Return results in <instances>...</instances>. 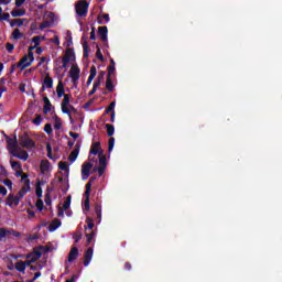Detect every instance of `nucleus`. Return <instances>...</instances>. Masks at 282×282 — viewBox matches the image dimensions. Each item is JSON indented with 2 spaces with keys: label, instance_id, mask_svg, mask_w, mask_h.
I'll return each instance as SVG.
<instances>
[{
  "label": "nucleus",
  "instance_id": "nucleus-1",
  "mask_svg": "<svg viewBox=\"0 0 282 282\" xmlns=\"http://www.w3.org/2000/svg\"><path fill=\"white\" fill-rule=\"evenodd\" d=\"M34 63V53L29 52L28 55H24L18 63L17 67L20 69V72H23V69H28Z\"/></svg>",
  "mask_w": 282,
  "mask_h": 282
},
{
  "label": "nucleus",
  "instance_id": "nucleus-2",
  "mask_svg": "<svg viewBox=\"0 0 282 282\" xmlns=\"http://www.w3.org/2000/svg\"><path fill=\"white\" fill-rule=\"evenodd\" d=\"M56 94H57V98H63L64 99L62 101V107H68L69 105V98L72 95H67L65 94V84H63V80H59L56 87Z\"/></svg>",
  "mask_w": 282,
  "mask_h": 282
},
{
  "label": "nucleus",
  "instance_id": "nucleus-3",
  "mask_svg": "<svg viewBox=\"0 0 282 282\" xmlns=\"http://www.w3.org/2000/svg\"><path fill=\"white\" fill-rule=\"evenodd\" d=\"M75 11L77 17H87L89 12V2L87 0H79L75 3Z\"/></svg>",
  "mask_w": 282,
  "mask_h": 282
},
{
  "label": "nucleus",
  "instance_id": "nucleus-4",
  "mask_svg": "<svg viewBox=\"0 0 282 282\" xmlns=\"http://www.w3.org/2000/svg\"><path fill=\"white\" fill-rule=\"evenodd\" d=\"M74 61H76V53L74 52V48H66V52L62 57V69H67V65Z\"/></svg>",
  "mask_w": 282,
  "mask_h": 282
},
{
  "label": "nucleus",
  "instance_id": "nucleus-5",
  "mask_svg": "<svg viewBox=\"0 0 282 282\" xmlns=\"http://www.w3.org/2000/svg\"><path fill=\"white\" fill-rule=\"evenodd\" d=\"M19 144L22 147V149H35L36 148V142L32 140L28 133L19 135Z\"/></svg>",
  "mask_w": 282,
  "mask_h": 282
},
{
  "label": "nucleus",
  "instance_id": "nucleus-6",
  "mask_svg": "<svg viewBox=\"0 0 282 282\" xmlns=\"http://www.w3.org/2000/svg\"><path fill=\"white\" fill-rule=\"evenodd\" d=\"M69 77L72 78V83L74 87H76L79 78H80V68L78 67V64H73L69 70Z\"/></svg>",
  "mask_w": 282,
  "mask_h": 282
},
{
  "label": "nucleus",
  "instance_id": "nucleus-7",
  "mask_svg": "<svg viewBox=\"0 0 282 282\" xmlns=\"http://www.w3.org/2000/svg\"><path fill=\"white\" fill-rule=\"evenodd\" d=\"M91 169H94V163L85 162L82 165V180H88L91 175Z\"/></svg>",
  "mask_w": 282,
  "mask_h": 282
},
{
  "label": "nucleus",
  "instance_id": "nucleus-8",
  "mask_svg": "<svg viewBox=\"0 0 282 282\" xmlns=\"http://www.w3.org/2000/svg\"><path fill=\"white\" fill-rule=\"evenodd\" d=\"M21 203V199L19 196H15L14 194H9L7 197V206H10V208H17L19 204Z\"/></svg>",
  "mask_w": 282,
  "mask_h": 282
},
{
  "label": "nucleus",
  "instance_id": "nucleus-9",
  "mask_svg": "<svg viewBox=\"0 0 282 282\" xmlns=\"http://www.w3.org/2000/svg\"><path fill=\"white\" fill-rule=\"evenodd\" d=\"M7 147L9 149V152L17 151L19 149V140L17 139V137H7Z\"/></svg>",
  "mask_w": 282,
  "mask_h": 282
},
{
  "label": "nucleus",
  "instance_id": "nucleus-10",
  "mask_svg": "<svg viewBox=\"0 0 282 282\" xmlns=\"http://www.w3.org/2000/svg\"><path fill=\"white\" fill-rule=\"evenodd\" d=\"M30 181H25V185L22 186V188L18 192L15 196L20 199H23V197H25V194L30 193Z\"/></svg>",
  "mask_w": 282,
  "mask_h": 282
},
{
  "label": "nucleus",
  "instance_id": "nucleus-11",
  "mask_svg": "<svg viewBox=\"0 0 282 282\" xmlns=\"http://www.w3.org/2000/svg\"><path fill=\"white\" fill-rule=\"evenodd\" d=\"M94 257V248H88L84 254V265L87 268L91 263V258Z\"/></svg>",
  "mask_w": 282,
  "mask_h": 282
},
{
  "label": "nucleus",
  "instance_id": "nucleus-12",
  "mask_svg": "<svg viewBox=\"0 0 282 282\" xmlns=\"http://www.w3.org/2000/svg\"><path fill=\"white\" fill-rule=\"evenodd\" d=\"M52 87H54V79L50 75H46L42 84V91H45V88L52 89Z\"/></svg>",
  "mask_w": 282,
  "mask_h": 282
},
{
  "label": "nucleus",
  "instance_id": "nucleus-13",
  "mask_svg": "<svg viewBox=\"0 0 282 282\" xmlns=\"http://www.w3.org/2000/svg\"><path fill=\"white\" fill-rule=\"evenodd\" d=\"M51 167H52V163H50L47 160L41 161V163H40L41 173H43V174L48 173Z\"/></svg>",
  "mask_w": 282,
  "mask_h": 282
},
{
  "label": "nucleus",
  "instance_id": "nucleus-14",
  "mask_svg": "<svg viewBox=\"0 0 282 282\" xmlns=\"http://www.w3.org/2000/svg\"><path fill=\"white\" fill-rule=\"evenodd\" d=\"M109 33V29H107V26H99L98 28V34L100 36V40L104 43H107V34Z\"/></svg>",
  "mask_w": 282,
  "mask_h": 282
},
{
  "label": "nucleus",
  "instance_id": "nucleus-15",
  "mask_svg": "<svg viewBox=\"0 0 282 282\" xmlns=\"http://www.w3.org/2000/svg\"><path fill=\"white\" fill-rule=\"evenodd\" d=\"M11 155L13 158H18L19 160H23L24 162L30 158V154H28V151L22 150L21 154H19L17 151H10Z\"/></svg>",
  "mask_w": 282,
  "mask_h": 282
},
{
  "label": "nucleus",
  "instance_id": "nucleus-16",
  "mask_svg": "<svg viewBox=\"0 0 282 282\" xmlns=\"http://www.w3.org/2000/svg\"><path fill=\"white\" fill-rule=\"evenodd\" d=\"M43 184H45V182L39 180V181L36 182V185H35V195H36V197H37L39 199H41V197H43V188H42Z\"/></svg>",
  "mask_w": 282,
  "mask_h": 282
},
{
  "label": "nucleus",
  "instance_id": "nucleus-17",
  "mask_svg": "<svg viewBox=\"0 0 282 282\" xmlns=\"http://www.w3.org/2000/svg\"><path fill=\"white\" fill-rule=\"evenodd\" d=\"M75 259H78V247H73L68 253L69 263H74Z\"/></svg>",
  "mask_w": 282,
  "mask_h": 282
},
{
  "label": "nucleus",
  "instance_id": "nucleus-18",
  "mask_svg": "<svg viewBox=\"0 0 282 282\" xmlns=\"http://www.w3.org/2000/svg\"><path fill=\"white\" fill-rule=\"evenodd\" d=\"M44 108L43 113L47 115L50 111H52V101H50V98L43 97Z\"/></svg>",
  "mask_w": 282,
  "mask_h": 282
},
{
  "label": "nucleus",
  "instance_id": "nucleus-19",
  "mask_svg": "<svg viewBox=\"0 0 282 282\" xmlns=\"http://www.w3.org/2000/svg\"><path fill=\"white\" fill-rule=\"evenodd\" d=\"M100 151H102L100 148V142H95L93 143L89 153L90 155H98V153L100 154Z\"/></svg>",
  "mask_w": 282,
  "mask_h": 282
},
{
  "label": "nucleus",
  "instance_id": "nucleus-20",
  "mask_svg": "<svg viewBox=\"0 0 282 282\" xmlns=\"http://www.w3.org/2000/svg\"><path fill=\"white\" fill-rule=\"evenodd\" d=\"M95 213L97 215L98 224H100L102 221V205L96 203Z\"/></svg>",
  "mask_w": 282,
  "mask_h": 282
},
{
  "label": "nucleus",
  "instance_id": "nucleus-21",
  "mask_svg": "<svg viewBox=\"0 0 282 282\" xmlns=\"http://www.w3.org/2000/svg\"><path fill=\"white\" fill-rule=\"evenodd\" d=\"M57 228H61V219L55 218L48 226L50 232H54Z\"/></svg>",
  "mask_w": 282,
  "mask_h": 282
},
{
  "label": "nucleus",
  "instance_id": "nucleus-22",
  "mask_svg": "<svg viewBox=\"0 0 282 282\" xmlns=\"http://www.w3.org/2000/svg\"><path fill=\"white\" fill-rule=\"evenodd\" d=\"M52 191H54V189H52L50 187L46 189V194H45V198H44L46 206H52Z\"/></svg>",
  "mask_w": 282,
  "mask_h": 282
},
{
  "label": "nucleus",
  "instance_id": "nucleus-23",
  "mask_svg": "<svg viewBox=\"0 0 282 282\" xmlns=\"http://www.w3.org/2000/svg\"><path fill=\"white\" fill-rule=\"evenodd\" d=\"M97 19H98L99 25H105V23H109V14L108 13L100 14Z\"/></svg>",
  "mask_w": 282,
  "mask_h": 282
},
{
  "label": "nucleus",
  "instance_id": "nucleus-24",
  "mask_svg": "<svg viewBox=\"0 0 282 282\" xmlns=\"http://www.w3.org/2000/svg\"><path fill=\"white\" fill-rule=\"evenodd\" d=\"M10 230L7 228H0V243H3L8 239Z\"/></svg>",
  "mask_w": 282,
  "mask_h": 282
},
{
  "label": "nucleus",
  "instance_id": "nucleus-25",
  "mask_svg": "<svg viewBox=\"0 0 282 282\" xmlns=\"http://www.w3.org/2000/svg\"><path fill=\"white\" fill-rule=\"evenodd\" d=\"M11 17H14V18L25 17V9H13L11 11Z\"/></svg>",
  "mask_w": 282,
  "mask_h": 282
},
{
  "label": "nucleus",
  "instance_id": "nucleus-26",
  "mask_svg": "<svg viewBox=\"0 0 282 282\" xmlns=\"http://www.w3.org/2000/svg\"><path fill=\"white\" fill-rule=\"evenodd\" d=\"M24 21H28V19H13L10 21V25L11 28H14V25H18V28H21Z\"/></svg>",
  "mask_w": 282,
  "mask_h": 282
},
{
  "label": "nucleus",
  "instance_id": "nucleus-27",
  "mask_svg": "<svg viewBox=\"0 0 282 282\" xmlns=\"http://www.w3.org/2000/svg\"><path fill=\"white\" fill-rule=\"evenodd\" d=\"M32 254H34L35 257H37L39 259H41V257H43V251H42L41 249H39V246H37V247H35V248L33 249V253H29V254L26 256V259H30V257H32Z\"/></svg>",
  "mask_w": 282,
  "mask_h": 282
},
{
  "label": "nucleus",
  "instance_id": "nucleus-28",
  "mask_svg": "<svg viewBox=\"0 0 282 282\" xmlns=\"http://www.w3.org/2000/svg\"><path fill=\"white\" fill-rule=\"evenodd\" d=\"M104 151L100 150L99 152V166L107 169V156L102 155Z\"/></svg>",
  "mask_w": 282,
  "mask_h": 282
},
{
  "label": "nucleus",
  "instance_id": "nucleus-29",
  "mask_svg": "<svg viewBox=\"0 0 282 282\" xmlns=\"http://www.w3.org/2000/svg\"><path fill=\"white\" fill-rule=\"evenodd\" d=\"M106 129H107V135H108L109 138H112V137H113V133H116V128L113 127V124L107 123V124H106Z\"/></svg>",
  "mask_w": 282,
  "mask_h": 282
},
{
  "label": "nucleus",
  "instance_id": "nucleus-30",
  "mask_svg": "<svg viewBox=\"0 0 282 282\" xmlns=\"http://www.w3.org/2000/svg\"><path fill=\"white\" fill-rule=\"evenodd\" d=\"M15 270L18 272H22L23 274L25 273V263L23 261H19L15 263Z\"/></svg>",
  "mask_w": 282,
  "mask_h": 282
},
{
  "label": "nucleus",
  "instance_id": "nucleus-31",
  "mask_svg": "<svg viewBox=\"0 0 282 282\" xmlns=\"http://www.w3.org/2000/svg\"><path fill=\"white\" fill-rule=\"evenodd\" d=\"M54 119H55L54 129H56V131H59V129H63V121L56 115H55Z\"/></svg>",
  "mask_w": 282,
  "mask_h": 282
},
{
  "label": "nucleus",
  "instance_id": "nucleus-32",
  "mask_svg": "<svg viewBox=\"0 0 282 282\" xmlns=\"http://www.w3.org/2000/svg\"><path fill=\"white\" fill-rule=\"evenodd\" d=\"M116 109V101L110 102V105L106 108L104 116H107V113H113V110Z\"/></svg>",
  "mask_w": 282,
  "mask_h": 282
},
{
  "label": "nucleus",
  "instance_id": "nucleus-33",
  "mask_svg": "<svg viewBox=\"0 0 282 282\" xmlns=\"http://www.w3.org/2000/svg\"><path fill=\"white\" fill-rule=\"evenodd\" d=\"M12 37L15 41H19V39H23V33H21V30L14 29L13 32H12Z\"/></svg>",
  "mask_w": 282,
  "mask_h": 282
},
{
  "label": "nucleus",
  "instance_id": "nucleus-34",
  "mask_svg": "<svg viewBox=\"0 0 282 282\" xmlns=\"http://www.w3.org/2000/svg\"><path fill=\"white\" fill-rule=\"evenodd\" d=\"M106 89L110 93H112L115 89L113 82H111V77H107Z\"/></svg>",
  "mask_w": 282,
  "mask_h": 282
},
{
  "label": "nucleus",
  "instance_id": "nucleus-35",
  "mask_svg": "<svg viewBox=\"0 0 282 282\" xmlns=\"http://www.w3.org/2000/svg\"><path fill=\"white\" fill-rule=\"evenodd\" d=\"M80 152H78V150H73L68 156V160L73 163L76 162V160L78 159V154Z\"/></svg>",
  "mask_w": 282,
  "mask_h": 282
},
{
  "label": "nucleus",
  "instance_id": "nucleus-36",
  "mask_svg": "<svg viewBox=\"0 0 282 282\" xmlns=\"http://www.w3.org/2000/svg\"><path fill=\"white\" fill-rule=\"evenodd\" d=\"M83 50H84V58H89V44L87 43V41H84Z\"/></svg>",
  "mask_w": 282,
  "mask_h": 282
},
{
  "label": "nucleus",
  "instance_id": "nucleus-37",
  "mask_svg": "<svg viewBox=\"0 0 282 282\" xmlns=\"http://www.w3.org/2000/svg\"><path fill=\"white\" fill-rule=\"evenodd\" d=\"M86 224H87V226H84L85 230H87V228H88V230H94V219L93 218L87 217Z\"/></svg>",
  "mask_w": 282,
  "mask_h": 282
},
{
  "label": "nucleus",
  "instance_id": "nucleus-38",
  "mask_svg": "<svg viewBox=\"0 0 282 282\" xmlns=\"http://www.w3.org/2000/svg\"><path fill=\"white\" fill-rule=\"evenodd\" d=\"M41 41H45V36H34L32 39V43H34L35 47H39L41 45Z\"/></svg>",
  "mask_w": 282,
  "mask_h": 282
},
{
  "label": "nucleus",
  "instance_id": "nucleus-39",
  "mask_svg": "<svg viewBox=\"0 0 282 282\" xmlns=\"http://www.w3.org/2000/svg\"><path fill=\"white\" fill-rule=\"evenodd\" d=\"M94 237H96V232L91 231L90 234H86V246H90L91 241H94Z\"/></svg>",
  "mask_w": 282,
  "mask_h": 282
},
{
  "label": "nucleus",
  "instance_id": "nucleus-40",
  "mask_svg": "<svg viewBox=\"0 0 282 282\" xmlns=\"http://www.w3.org/2000/svg\"><path fill=\"white\" fill-rule=\"evenodd\" d=\"M58 169H59L61 171L69 172V164H68L67 162L61 161V162L58 163Z\"/></svg>",
  "mask_w": 282,
  "mask_h": 282
},
{
  "label": "nucleus",
  "instance_id": "nucleus-41",
  "mask_svg": "<svg viewBox=\"0 0 282 282\" xmlns=\"http://www.w3.org/2000/svg\"><path fill=\"white\" fill-rule=\"evenodd\" d=\"M69 206H72V196H67L64 204H63V209L67 210L69 209Z\"/></svg>",
  "mask_w": 282,
  "mask_h": 282
},
{
  "label": "nucleus",
  "instance_id": "nucleus-42",
  "mask_svg": "<svg viewBox=\"0 0 282 282\" xmlns=\"http://www.w3.org/2000/svg\"><path fill=\"white\" fill-rule=\"evenodd\" d=\"M115 144H116V139L113 137H111L108 141V151H109V153H111L113 151Z\"/></svg>",
  "mask_w": 282,
  "mask_h": 282
},
{
  "label": "nucleus",
  "instance_id": "nucleus-43",
  "mask_svg": "<svg viewBox=\"0 0 282 282\" xmlns=\"http://www.w3.org/2000/svg\"><path fill=\"white\" fill-rule=\"evenodd\" d=\"M44 131L47 133V135H52V133H54V130H52V123H46L44 126Z\"/></svg>",
  "mask_w": 282,
  "mask_h": 282
},
{
  "label": "nucleus",
  "instance_id": "nucleus-44",
  "mask_svg": "<svg viewBox=\"0 0 282 282\" xmlns=\"http://www.w3.org/2000/svg\"><path fill=\"white\" fill-rule=\"evenodd\" d=\"M33 124H36L39 127V124H41V122H43V117L41 115H36L35 118L32 120Z\"/></svg>",
  "mask_w": 282,
  "mask_h": 282
},
{
  "label": "nucleus",
  "instance_id": "nucleus-45",
  "mask_svg": "<svg viewBox=\"0 0 282 282\" xmlns=\"http://www.w3.org/2000/svg\"><path fill=\"white\" fill-rule=\"evenodd\" d=\"M105 70L99 72V75L97 77V80L95 83H99V86L102 84V80H105Z\"/></svg>",
  "mask_w": 282,
  "mask_h": 282
},
{
  "label": "nucleus",
  "instance_id": "nucleus-46",
  "mask_svg": "<svg viewBox=\"0 0 282 282\" xmlns=\"http://www.w3.org/2000/svg\"><path fill=\"white\" fill-rule=\"evenodd\" d=\"M10 164H11V169H19L20 171L22 169L21 162L19 161H10Z\"/></svg>",
  "mask_w": 282,
  "mask_h": 282
},
{
  "label": "nucleus",
  "instance_id": "nucleus-47",
  "mask_svg": "<svg viewBox=\"0 0 282 282\" xmlns=\"http://www.w3.org/2000/svg\"><path fill=\"white\" fill-rule=\"evenodd\" d=\"M106 169H107V167L95 166V167H94V172L98 171L99 177H102V175L105 174Z\"/></svg>",
  "mask_w": 282,
  "mask_h": 282
},
{
  "label": "nucleus",
  "instance_id": "nucleus-48",
  "mask_svg": "<svg viewBox=\"0 0 282 282\" xmlns=\"http://www.w3.org/2000/svg\"><path fill=\"white\" fill-rule=\"evenodd\" d=\"M116 74V66H108V76L107 78H111Z\"/></svg>",
  "mask_w": 282,
  "mask_h": 282
},
{
  "label": "nucleus",
  "instance_id": "nucleus-49",
  "mask_svg": "<svg viewBox=\"0 0 282 282\" xmlns=\"http://www.w3.org/2000/svg\"><path fill=\"white\" fill-rule=\"evenodd\" d=\"M96 57L98 61H101V63L105 62V56H102V52L100 51V47H97Z\"/></svg>",
  "mask_w": 282,
  "mask_h": 282
},
{
  "label": "nucleus",
  "instance_id": "nucleus-50",
  "mask_svg": "<svg viewBox=\"0 0 282 282\" xmlns=\"http://www.w3.org/2000/svg\"><path fill=\"white\" fill-rule=\"evenodd\" d=\"M99 83H94L93 89L88 93V96H94L98 91Z\"/></svg>",
  "mask_w": 282,
  "mask_h": 282
},
{
  "label": "nucleus",
  "instance_id": "nucleus-51",
  "mask_svg": "<svg viewBox=\"0 0 282 282\" xmlns=\"http://www.w3.org/2000/svg\"><path fill=\"white\" fill-rule=\"evenodd\" d=\"M36 239H39V235L33 234V235H30V236L26 238V242H28V243H32V241H36Z\"/></svg>",
  "mask_w": 282,
  "mask_h": 282
},
{
  "label": "nucleus",
  "instance_id": "nucleus-52",
  "mask_svg": "<svg viewBox=\"0 0 282 282\" xmlns=\"http://www.w3.org/2000/svg\"><path fill=\"white\" fill-rule=\"evenodd\" d=\"M35 206L37 208V210H43V208H45V206L43 205V199L39 198L37 202L35 203Z\"/></svg>",
  "mask_w": 282,
  "mask_h": 282
},
{
  "label": "nucleus",
  "instance_id": "nucleus-53",
  "mask_svg": "<svg viewBox=\"0 0 282 282\" xmlns=\"http://www.w3.org/2000/svg\"><path fill=\"white\" fill-rule=\"evenodd\" d=\"M8 235H9V237H10V235H12L13 237H17V238L21 237V232L17 231L14 229H9Z\"/></svg>",
  "mask_w": 282,
  "mask_h": 282
},
{
  "label": "nucleus",
  "instance_id": "nucleus-54",
  "mask_svg": "<svg viewBox=\"0 0 282 282\" xmlns=\"http://www.w3.org/2000/svg\"><path fill=\"white\" fill-rule=\"evenodd\" d=\"M39 247V250H41L42 251V253L44 252V253H47V252H50V250H51V247L50 246H37Z\"/></svg>",
  "mask_w": 282,
  "mask_h": 282
},
{
  "label": "nucleus",
  "instance_id": "nucleus-55",
  "mask_svg": "<svg viewBox=\"0 0 282 282\" xmlns=\"http://www.w3.org/2000/svg\"><path fill=\"white\" fill-rule=\"evenodd\" d=\"M0 21H11L10 13H1Z\"/></svg>",
  "mask_w": 282,
  "mask_h": 282
},
{
  "label": "nucleus",
  "instance_id": "nucleus-56",
  "mask_svg": "<svg viewBox=\"0 0 282 282\" xmlns=\"http://www.w3.org/2000/svg\"><path fill=\"white\" fill-rule=\"evenodd\" d=\"M2 184H4V186H8V188H9L10 191H12V181H10L9 178H7V180H4V181L2 182Z\"/></svg>",
  "mask_w": 282,
  "mask_h": 282
},
{
  "label": "nucleus",
  "instance_id": "nucleus-57",
  "mask_svg": "<svg viewBox=\"0 0 282 282\" xmlns=\"http://www.w3.org/2000/svg\"><path fill=\"white\" fill-rule=\"evenodd\" d=\"M96 74H98V70L96 69V67L93 65L91 67H90V77H93V78H96Z\"/></svg>",
  "mask_w": 282,
  "mask_h": 282
},
{
  "label": "nucleus",
  "instance_id": "nucleus-58",
  "mask_svg": "<svg viewBox=\"0 0 282 282\" xmlns=\"http://www.w3.org/2000/svg\"><path fill=\"white\" fill-rule=\"evenodd\" d=\"M84 208L85 210L89 212L91 209V205H90V202L89 199H85L84 202Z\"/></svg>",
  "mask_w": 282,
  "mask_h": 282
},
{
  "label": "nucleus",
  "instance_id": "nucleus-59",
  "mask_svg": "<svg viewBox=\"0 0 282 282\" xmlns=\"http://www.w3.org/2000/svg\"><path fill=\"white\" fill-rule=\"evenodd\" d=\"M51 43H54L55 45H61V37L58 35H55L52 40Z\"/></svg>",
  "mask_w": 282,
  "mask_h": 282
},
{
  "label": "nucleus",
  "instance_id": "nucleus-60",
  "mask_svg": "<svg viewBox=\"0 0 282 282\" xmlns=\"http://www.w3.org/2000/svg\"><path fill=\"white\" fill-rule=\"evenodd\" d=\"M50 28V21H44L40 24V30H45Z\"/></svg>",
  "mask_w": 282,
  "mask_h": 282
},
{
  "label": "nucleus",
  "instance_id": "nucleus-61",
  "mask_svg": "<svg viewBox=\"0 0 282 282\" xmlns=\"http://www.w3.org/2000/svg\"><path fill=\"white\" fill-rule=\"evenodd\" d=\"M40 276H41V271H37V272H35L33 279L28 280L26 282H34V281H36V279H39Z\"/></svg>",
  "mask_w": 282,
  "mask_h": 282
},
{
  "label": "nucleus",
  "instance_id": "nucleus-62",
  "mask_svg": "<svg viewBox=\"0 0 282 282\" xmlns=\"http://www.w3.org/2000/svg\"><path fill=\"white\" fill-rule=\"evenodd\" d=\"M63 113H66L67 116H72V112L69 111V108L67 106H62Z\"/></svg>",
  "mask_w": 282,
  "mask_h": 282
},
{
  "label": "nucleus",
  "instance_id": "nucleus-63",
  "mask_svg": "<svg viewBox=\"0 0 282 282\" xmlns=\"http://www.w3.org/2000/svg\"><path fill=\"white\" fill-rule=\"evenodd\" d=\"M0 195H3V196L8 195V189L3 185H0Z\"/></svg>",
  "mask_w": 282,
  "mask_h": 282
},
{
  "label": "nucleus",
  "instance_id": "nucleus-64",
  "mask_svg": "<svg viewBox=\"0 0 282 282\" xmlns=\"http://www.w3.org/2000/svg\"><path fill=\"white\" fill-rule=\"evenodd\" d=\"M13 50H14V44H12V43H7V52L12 53Z\"/></svg>",
  "mask_w": 282,
  "mask_h": 282
}]
</instances>
